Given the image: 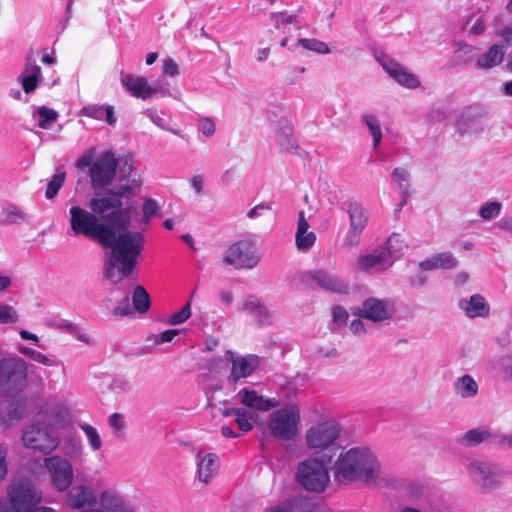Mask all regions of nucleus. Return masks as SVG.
Returning a JSON list of instances; mask_svg holds the SVG:
<instances>
[{
    "instance_id": "40",
    "label": "nucleus",
    "mask_w": 512,
    "mask_h": 512,
    "mask_svg": "<svg viewBox=\"0 0 512 512\" xmlns=\"http://www.w3.org/2000/svg\"><path fill=\"white\" fill-rule=\"evenodd\" d=\"M298 43L308 50L316 51L322 54H327L330 52L328 45L325 42L319 41L317 39L302 38L299 39Z\"/></svg>"
},
{
    "instance_id": "53",
    "label": "nucleus",
    "mask_w": 512,
    "mask_h": 512,
    "mask_svg": "<svg viewBox=\"0 0 512 512\" xmlns=\"http://www.w3.org/2000/svg\"><path fill=\"white\" fill-rule=\"evenodd\" d=\"M132 308L130 306L129 297L125 296L123 300L120 302V304L115 307L112 311V313L115 316H128L132 313Z\"/></svg>"
},
{
    "instance_id": "32",
    "label": "nucleus",
    "mask_w": 512,
    "mask_h": 512,
    "mask_svg": "<svg viewBox=\"0 0 512 512\" xmlns=\"http://www.w3.org/2000/svg\"><path fill=\"white\" fill-rule=\"evenodd\" d=\"M65 178L66 173L64 171L57 170V173L53 176V178L47 185L45 191V197L47 199H53L58 194L59 190L64 184Z\"/></svg>"
},
{
    "instance_id": "57",
    "label": "nucleus",
    "mask_w": 512,
    "mask_h": 512,
    "mask_svg": "<svg viewBox=\"0 0 512 512\" xmlns=\"http://www.w3.org/2000/svg\"><path fill=\"white\" fill-rule=\"evenodd\" d=\"M109 424L111 425V427L118 431H121L125 428L123 417L119 413H113L110 415Z\"/></svg>"
},
{
    "instance_id": "5",
    "label": "nucleus",
    "mask_w": 512,
    "mask_h": 512,
    "mask_svg": "<svg viewBox=\"0 0 512 512\" xmlns=\"http://www.w3.org/2000/svg\"><path fill=\"white\" fill-rule=\"evenodd\" d=\"M297 478L308 491L323 492L329 483V474L323 462L317 459H306L300 463Z\"/></svg>"
},
{
    "instance_id": "26",
    "label": "nucleus",
    "mask_w": 512,
    "mask_h": 512,
    "mask_svg": "<svg viewBox=\"0 0 512 512\" xmlns=\"http://www.w3.org/2000/svg\"><path fill=\"white\" fill-rule=\"evenodd\" d=\"M81 114L96 120L105 119L106 122L110 125H113L116 122V117L114 116V107L110 105H88L81 109Z\"/></svg>"
},
{
    "instance_id": "17",
    "label": "nucleus",
    "mask_w": 512,
    "mask_h": 512,
    "mask_svg": "<svg viewBox=\"0 0 512 512\" xmlns=\"http://www.w3.org/2000/svg\"><path fill=\"white\" fill-rule=\"evenodd\" d=\"M121 83L126 90L135 98L146 100L157 90L148 85L146 78L132 74L122 75Z\"/></svg>"
},
{
    "instance_id": "44",
    "label": "nucleus",
    "mask_w": 512,
    "mask_h": 512,
    "mask_svg": "<svg viewBox=\"0 0 512 512\" xmlns=\"http://www.w3.org/2000/svg\"><path fill=\"white\" fill-rule=\"evenodd\" d=\"M18 319H19V316L12 306L0 302V323L1 324L14 323V322H17Z\"/></svg>"
},
{
    "instance_id": "31",
    "label": "nucleus",
    "mask_w": 512,
    "mask_h": 512,
    "mask_svg": "<svg viewBox=\"0 0 512 512\" xmlns=\"http://www.w3.org/2000/svg\"><path fill=\"white\" fill-rule=\"evenodd\" d=\"M279 145L282 150L286 152H292L295 150V139L293 136V127L290 125H284L279 130Z\"/></svg>"
},
{
    "instance_id": "34",
    "label": "nucleus",
    "mask_w": 512,
    "mask_h": 512,
    "mask_svg": "<svg viewBox=\"0 0 512 512\" xmlns=\"http://www.w3.org/2000/svg\"><path fill=\"white\" fill-rule=\"evenodd\" d=\"M393 79L407 88H416L420 84L419 79L414 74L406 71L402 66L397 70Z\"/></svg>"
},
{
    "instance_id": "23",
    "label": "nucleus",
    "mask_w": 512,
    "mask_h": 512,
    "mask_svg": "<svg viewBox=\"0 0 512 512\" xmlns=\"http://www.w3.org/2000/svg\"><path fill=\"white\" fill-rule=\"evenodd\" d=\"M466 314L471 317H487L489 315V305L485 301V298L479 294H474L468 301H462L460 303Z\"/></svg>"
},
{
    "instance_id": "49",
    "label": "nucleus",
    "mask_w": 512,
    "mask_h": 512,
    "mask_svg": "<svg viewBox=\"0 0 512 512\" xmlns=\"http://www.w3.org/2000/svg\"><path fill=\"white\" fill-rule=\"evenodd\" d=\"M19 352L30 359L42 363L47 364L49 359L46 355L42 354L41 352H38L32 348L26 347V346H19L18 348Z\"/></svg>"
},
{
    "instance_id": "19",
    "label": "nucleus",
    "mask_w": 512,
    "mask_h": 512,
    "mask_svg": "<svg viewBox=\"0 0 512 512\" xmlns=\"http://www.w3.org/2000/svg\"><path fill=\"white\" fill-rule=\"evenodd\" d=\"M311 279H313L319 287L328 290L330 292L346 294L349 292V285L338 279L332 274H329L323 270H317L311 273Z\"/></svg>"
},
{
    "instance_id": "27",
    "label": "nucleus",
    "mask_w": 512,
    "mask_h": 512,
    "mask_svg": "<svg viewBox=\"0 0 512 512\" xmlns=\"http://www.w3.org/2000/svg\"><path fill=\"white\" fill-rule=\"evenodd\" d=\"M504 56V45L494 44L486 53L478 58L477 65L482 69H490L499 65L503 61Z\"/></svg>"
},
{
    "instance_id": "7",
    "label": "nucleus",
    "mask_w": 512,
    "mask_h": 512,
    "mask_svg": "<svg viewBox=\"0 0 512 512\" xmlns=\"http://www.w3.org/2000/svg\"><path fill=\"white\" fill-rule=\"evenodd\" d=\"M118 165L113 152L106 151L101 154L89 168L91 188L97 191L110 186L114 181Z\"/></svg>"
},
{
    "instance_id": "25",
    "label": "nucleus",
    "mask_w": 512,
    "mask_h": 512,
    "mask_svg": "<svg viewBox=\"0 0 512 512\" xmlns=\"http://www.w3.org/2000/svg\"><path fill=\"white\" fill-rule=\"evenodd\" d=\"M98 500L104 512H126L124 500L114 490H103Z\"/></svg>"
},
{
    "instance_id": "60",
    "label": "nucleus",
    "mask_w": 512,
    "mask_h": 512,
    "mask_svg": "<svg viewBox=\"0 0 512 512\" xmlns=\"http://www.w3.org/2000/svg\"><path fill=\"white\" fill-rule=\"evenodd\" d=\"M382 66L385 71L393 78L396 74L397 70L401 67V65L393 60L382 62Z\"/></svg>"
},
{
    "instance_id": "24",
    "label": "nucleus",
    "mask_w": 512,
    "mask_h": 512,
    "mask_svg": "<svg viewBox=\"0 0 512 512\" xmlns=\"http://www.w3.org/2000/svg\"><path fill=\"white\" fill-rule=\"evenodd\" d=\"M457 265V260L449 252H443L433 255L430 259L422 261L420 268L424 271L433 269H453Z\"/></svg>"
},
{
    "instance_id": "36",
    "label": "nucleus",
    "mask_w": 512,
    "mask_h": 512,
    "mask_svg": "<svg viewBox=\"0 0 512 512\" xmlns=\"http://www.w3.org/2000/svg\"><path fill=\"white\" fill-rule=\"evenodd\" d=\"M232 413H235V422L242 432L247 433L253 429V424L251 422L252 416L249 412L242 408H237V410L232 411Z\"/></svg>"
},
{
    "instance_id": "58",
    "label": "nucleus",
    "mask_w": 512,
    "mask_h": 512,
    "mask_svg": "<svg viewBox=\"0 0 512 512\" xmlns=\"http://www.w3.org/2000/svg\"><path fill=\"white\" fill-rule=\"evenodd\" d=\"M93 157H94L93 153H86V154L82 155L80 158H78V160L76 162V167L79 169L91 167V165L94 162Z\"/></svg>"
},
{
    "instance_id": "55",
    "label": "nucleus",
    "mask_w": 512,
    "mask_h": 512,
    "mask_svg": "<svg viewBox=\"0 0 512 512\" xmlns=\"http://www.w3.org/2000/svg\"><path fill=\"white\" fill-rule=\"evenodd\" d=\"M179 334L178 329H168L157 335L155 341L158 344L171 342Z\"/></svg>"
},
{
    "instance_id": "15",
    "label": "nucleus",
    "mask_w": 512,
    "mask_h": 512,
    "mask_svg": "<svg viewBox=\"0 0 512 512\" xmlns=\"http://www.w3.org/2000/svg\"><path fill=\"white\" fill-rule=\"evenodd\" d=\"M347 212L350 220L347 240L349 241V245L352 246L357 243L358 236L365 229L368 222V216L364 208L358 202H351L348 205Z\"/></svg>"
},
{
    "instance_id": "56",
    "label": "nucleus",
    "mask_w": 512,
    "mask_h": 512,
    "mask_svg": "<svg viewBox=\"0 0 512 512\" xmlns=\"http://www.w3.org/2000/svg\"><path fill=\"white\" fill-rule=\"evenodd\" d=\"M163 73L171 77L179 73L178 65L173 59L168 58L163 61Z\"/></svg>"
},
{
    "instance_id": "45",
    "label": "nucleus",
    "mask_w": 512,
    "mask_h": 512,
    "mask_svg": "<svg viewBox=\"0 0 512 512\" xmlns=\"http://www.w3.org/2000/svg\"><path fill=\"white\" fill-rule=\"evenodd\" d=\"M501 210V204L499 202H488L484 204L479 211L480 216L489 220L499 215Z\"/></svg>"
},
{
    "instance_id": "9",
    "label": "nucleus",
    "mask_w": 512,
    "mask_h": 512,
    "mask_svg": "<svg viewBox=\"0 0 512 512\" xmlns=\"http://www.w3.org/2000/svg\"><path fill=\"white\" fill-rule=\"evenodd\" d=\"M44 467L47 469L53 487L58 492H66L74 480L72 464L61 456H51L44 459Z\"/></svg>"
},
{
    "instance_id": "16",
    "label": "nucleus",
    "mask_w": 512,
    "mask_h": 512,
    "mask_svg": "<svg viewBox=\"0 0 512 512\" xmlns=\"http://www.w3.org/2000/svg\"><path fill=\"white\" fill-rule=\"evenodd\" d=\"M237 396L241 404L261 412H267L280 405L278 398H264L257 391L247 387L241 389Z\"/></svg>"
},
{
    "instance_id": "29",
    "label": "nucleus",
    "mask_w": 512,
    "mask_h": 512,
    "mask_svg": "<svg viewBox=\"0 0 512 512\" xmlns=\"http://www.w3.org/2000/svg\"><path fill=\"white\" fill-rule=\"evenodd\" d=\"M132 301L134 309L138 313L144 314L148 312L150 308V296L147 290L142 285H138L134 289Z\"/></svg>"
},
{
    "instance_id": "47",
    "label": "nucleus",
    "mask_w": 512,
    "mask_h": 512,
    "mask_svg": "<svg viewBox=\"0 0 512 512\" xmlns=\"http://www.w3.org/2000/svg\"><path fill=\"white\" fill-rule=\"evenodd\" d=\"M198 130L205 136L211 137L215 134L216 126L210 117H201L197 123Z\"/></svg>"
},
{
    "instance_id": "13",
    "label": "nucleus",
    "mask_w": 512,
    "mask_h": 512,
    "mask_svg": "<svg viewBox=\"0 0 512 512\" xmlns=\"http://www.w3.org/2000/svg\"><path fill=\"white\" fill-rule=\"evenodd\" d=\"M231 372L228 376L230 384H236L240 379L249 377L259 366L260 361L257 355L234 356L231 353Z\"/></svg>"
},
{
    "instance_id": "54",
    "label": "nucleus",
    "mask_w": 512,
    "mask_h": 512,
    "mask_svg": "<svg viewBox=\"0 0 512 512\" xmlns=\"http://www.w3.org/2000/svg\"><path fill=\"white\" fill-rule=\"evenodd\" d=\"M349 314L347 310L341 306H335L333 308V322L338 325H344L347 323Z\"/></svg>"
},
{
    "instance_id": "52",
    "label": "nucleus",
    "mask_w": 512,
    "mask_h": 512,
    "mask_svg": "<svg viewBox=\"0 0 512 512\" xmlns=\"http://www.w3.org/2000/svg\"><path fill=\"white\" fill-rule=\"evenodd\" d=\"M40 78L34 75H22V87L25 93L29 94L36 90Z\"/></svg>"
},
{
    "instance_id": "21",
    "label": "nucleus",
    "mask_w": 512,
    "mask_h": 512,
    "mask_svg": "<svg viewBox=\"0 0 512 512\" xmlns=\"http://www.w3.org/2000/svg\"><path fill=\"white\" fill-rule=\"evenodd\" d=\"M198 457V477L205 484L217 474L219 469V459L214 453H207Z\"/></svg>"
},
{
    "instance_id": "30",
    "label": "nucleus",
    "mask_w": 512,
    "mask_h": 512,
    "mask_svg": "<svg viewBox=\"0 0 512 512\" xmlns=\"http://www.w3.org/2000/svg\"><path fill=\"white\" fill-rule=\"evenodd\" d=\"M456 390L462 397H472L477 394L478 385L470 375H464L455 383Z\"/></svg>"
},
{
    "instance_id": "48",
    "label": "nucleus",
    "mask_w": 512,
    "mask_h": 512,
    "mask_svg": "<svg viewBox=\"0 0 512 512\" xmlns=\"http://www.w3.org/2000/svg\"><path fill=\"white\" fill-rule=\"evenodd\" d=\"M57 327L59 329L65 330L69 333L75 334L77 336V338L82 342L90 343L89 336L86 333L81 332L80 329L75 324H73L71 322L59 323V324H57Z\"/></svg>"
},
{
    "instance_id": "1",
    "label": "nucleus",
    "mask_w": 512,
    "mask_h": 512,
    "mask_svg": "<svg viewBox=\"0 0 512 512\" xmlns=\"http://www.w3.org/2000/svg\"><path fill=\"white\" fill-rule=\"evenodd\" d=\"M140 186L141 181L133 179L130 184L117 185L103 195L91 198V211L79 206L69 210L70 228L75 236H84L111 249V255L104 263V276L111 281H115L116 268L122 277L129 276L143 250V234L127 230L131 223V207H122V198L134 197V189Z\"/></svg>"
},
{
    "instance_id": "61",
    "label": "nucleus",
    "mask_w": 512,
    "mask_h": 512,
    "mask_svg": "<svg viewBox=\"0 0 512 512\" xmlns=\"http://www.w3.org/2000/svg\"><path fill=\"white\" fill-rule=\"evenodd\" d=\"M297 504L296 500H289L282 506L273 507L270 512H293L294 506Z\"/></svg>"
},
{
    "instance_id": "3",
    "label": "nucleus",
    "mask_w": 512,
    "mask_h": 512,
    "mask_svg": "<svg viewBox=\"0 0 512 512\" xmlns=\"http://www.w3.org/2000/svg\"><path fill=\"white\" fill-rule=\"evenodd\" d=\"M22 441L25 447L44 455L52 453L60 444L55 429L45 422H37L26 428L22 433Z\"/></svg>"
},
{
    "instance_id": "35",
    "label": "nucleus",
    "mask_w": 512,
    "mask_h": 512,
    "mask_svg": "<svg viewBox=\"0 0 512 512\" xmlns=\"http://www.w3.org/2000/svg\"><path fill=\"white\" fill-rule=\"evenodd\" d=\"M37 114L39 116L38 126L42 129L48 128L50 124L55 122L58 118L57 111L46 106L39 107Z\"/></svg>"
},
{
    "instance_id": "42",
    "label": "nucleus",
    "mask_w": 512,
    "mask_h": 512,
    "mask_svg": "<svg viewBox=\"0 0 512 512\" xmlns=\"http://www.w3.org/2000/svg\"><path fill=\"white\" fill-rule=\"evenodd\" d=\"M144 222L147 224L151 218L158 214L160 206L158 202L152 198H147L142 206Z\"/></svg>"
},
{
    "instance_id": "8",
    "label": "nucleus",
    "mask_w": 512,
    "mask_h": 512,
    "mask_svg": "<svg viewBox=\"0 0 512 512\" xmlns=\"http://www.w3.org/2000/svg\"><path fill=\"white\" fill-rule=\"evenodd\" d=\"M223 262L236 269H252L258 264L259 257L252 242L240 240L228 247Z\"/></svg>"
},
{
    "instance_id": "14",
    "label": "nucleus",
    "mask_w": 512,
    "mask_h": 512,
    "mask_svg": "<svg viewBox=\"0 0 512 512\" xmlns=\"http://www.w3.org/2000/svg\"><path fill=\"white\" fill-rule=\"evenodd\" d=\"M353 314L373 322H380L390 318L389 303L386 300L371 297L363 302L362 308L353 310Z\"/></svg>"
},
{
    "instance_id": "33",
    "label": "nucleus",
    "mask_w": 512,
    "mask_h": 512,
    "mask_svg": "<svg viewBox=\"0 0 512 512\" xmlns=\"http://www.w3.org/2000/svg\"><path fill=\"white\" fill-rule=\"evenodd\" d=\"M363 121L373 137L374 148L378 147L382 140V131L377 118L374 115H365Z\"/></svg>"
},
{
    "instance_id": "63",
    "label": "nucleus",
    "mask_w": 512,
    "mask_h": 512,
    "mask_svg": "<svg viewBox=\"0 0 512 512\" xmlns=\"http://www.w3.org/2000/svg\"><path fill=\"white\" fill-rule=\"evenodd\" d=\"M498 35L504 39L506 46L512 45V24L504 27Z\"/></svg>"
},
{
    "instance_id": "50",
    "label": "nucleus",
    "mask_w": 512,
    "mask_h": 512,
    "mask_svg": "<svg viewBox=\"0 0 512 512\" xmlns=\"http://www.w3.org/2000/svg\"><path fill=\"white\" fill-rule=\"evenodd\" d=\"M22 75H34L37 78H41V68L34 63L32 51L26 57V65Z\"/></svg>"
},
{
    "instance_id": "22",
    "label": "nucleus",
    "mask_w": 512,
    "mask_h": 512,
    "mask_svg": "<svg viewBox=\"0 0 512 512\" xmlns=\"http://www.w3.org/2000/svg\"><path fill=\"white\" fill-rule=\"evenodd\" d=\"M392 264V261L389 259V252L384 251L382 247L380 249L374 250L368 255L360 257L358 260V265L362 270H368L374 267L386 269Z\"/></svg>"
},
{
    "instance_id": "10",
    "label": "nucleus",
    "mask_w": 512,
    "mask_h": 512,
    "mask_svg": "<svg viewBox=\"0 0 512 512\" xmlns=\"http://www.w3.org/2000/svg\"><path fill=\"white\" fill-rule=\"evenodd\" d=\"M8 495L9 503L19 512L36 506L42 500L41 492L28 482L13 483L9 487Z\"/></svg>"
},
{
    "instance_id": "39",
    "label": "nucleus",
    "mask_w": 512,
    "mask_h": 512,
    "mask_svg": "<svg viewBox=\"0 0 512 512\" xmlns=\"http://www.w3.org/2000/svg\"><path fill=\"white\" fill-rule=\"evenodd\" d=\"M80 428L85 433L91 448L94 451L99 450L102 446V441L97 430L93 426L86 423L80 425Z\"/></svg>"
},
{
    "instance_id": "28",
    "label": "nucleus",
    "mask_w": 512,
    "mask_h": 512,
    "mask_svg": "<svg viewBox=\"0 0 512 512\" xmlns=\"http://www.w3.org/2000/svg\"><path fill=\"white\" fill-rule=\"evenodd\" d=\"M408 245L400 234L393 233L388 240L385 242L382 249L389 252V259L394 262L395 259L399 258L407 250Z\"/></svg>"
},
{
    "instance_id": "43",
    "label": "nucleus",
    "mask_w": 512,
    "mask_h": 512,
    "mask_svg": "<svg viewBox=\"0 0 512 512\" xmlns=\"http://www.w3.org/2000/svg\"><path fill=\"white\" fill-rule=\"evenodd\" d=\"M191 316V303L188 301L178 312L169 317L170 325H178L187 321Z\"/></svg>"
},
{
    "instance_id": "51",
    "label": "nucleus",
    "mask_w": 512,
    "mask_h": 512,
    "mask_svg": "<svg viewBox=\"0 0 512 512\" xmlns=\"http://www.w3.org/2000/svg\"><path fill=\"white\" fill-rule=\"evenodd\" d=\"M134 170V161L131 157H122L121 158V166H120V176L122 180H127L129 182V178L132 175V171Z\"/></svg>"
},
{
    "instance_id": "38",
    "label": "nucleus",
    "mask_w": 512,
    "mask_h": 512,
    "mask_svg": "<svg viewBox=\"0 0 512 512\" xmlns=\"http://www.w3.org/2000/svg\"><path fill=\"white\" fill-rule=\"evenodd\" d=\"M489 435L487 430L471 429L465 433L463 441L470 446H475L483 442Z\"/></svg>"
},
{
    "instance_id": "4",
    "label": "nucleus",
    "mask_w": 512,
    "mask_h": 512,
    "mask_svg": "<svg viewBox=\"0 0 512 512\" xmlns=\"http://www.w3.org/2000/svg\"><path fill=\"white\" fill-rule=\"evenodd\" d=\"M300 411L295 405H288L270 414L268 429L280 440H292L299 434Z\"/></svg>"
},
{
    "instance_id": "20",
    "label": "nucleus",
    "mask_w": 512,
    "mask_h": 512,
    "mask_svg": "<svg viewBox=\"0 0 512 512\" xmlns=\"http://www.w3.org/2000/svg\"><path fill=\"white\" fill-rule=\"evenodd\" d=\"M308 229L309 224L305 218V212L301 210L298 213L297 230L295 235L296 246L299 250L306 251L310 249L316 241L315 233L308 231Z\"/></svg>"
},
{
    "instance_id": "2",
    "label": "nucleus",
    "mask_w": 512,
    "mask_h": 512,
    "mask_svg": "<svg viewBox=\"0 0 512 512\" xmlns=\"http://www.w3.org/2000/svg\"><path fill=\"white\" fill-rule=\"evenodd\" d=\"M379 472V463L366 448H351L341 455L336 464L338 481L373 480Z\"/></svg>"
},
{
    "instance_id": "11",
    "label": "nucleus",
    "mask_w": 512,
    "mask_h": 512,
    "mask_svg": "<svg viewBox=\"0 0 512 512\" xmlns=\"http://www.w3.org/2000/svg\"><path fill=\"white\" fill-rule=\"evenodd\" d=\"M340 434V428L333 422H323L311 427L306 435V443L310 448H327L332 445Z\"/></svg>"
},
{
    "instance_id": "12",
    "label": "nucleus",
    "mask_w": 512,
    "mask_h": 512,
    "mask_svg": "<svg viewBox=\"0 0 512 512\" xmlns=\"http://www.w3.org/2000/svg\"><path fill=\"white\" fill-rule=\"evenodd\" d=\"M98 497L89 486L80 484L73 486L65 496V506L72 510H80L86 507H94Z\"/></svg>"
},
{
    "instance_id": "59",
    "label": "nucleus",
    "mask_w": 512,
    "mask_h": 512,
    "mask_svg": "<svg viewBox=\"0 0 512 512\" xmlns=\"http://www.w3.org/2000/svg\"><path fill=\"white\" fill-rule=\"evenodd\" d=\"M6 456V450L0 445V480L4 479L7 475Z\"/></svg>"
},
{
    "instance_id": "46",
    "label": "nucleus",
    "mask_w": 512,
    "mask_h": 512,
    "mask_svg": "<svg viewBox=\"0 0 512 512\" xmlns=\"http://www.w3.org/2000/svg\"><path fill=\"white\" fill-rule=\"evenodd\" d=\"M243 309L249 311L251 314L254 312L263 313L264 318L268 319L269 314L266 308L260 303L256 297H250L243 303Z\"/></svg>"
},
{
    "instance_id": "37",
    "label": "nucleus",
    "mask_w": 512,
    "mask_h": 512,
    "mask_svg": "<svg viewBox=\"0 0 512 512\" xmlns=\"http://www.w3.org/2000/svg\"><path fill=\"white\" fill-rule=\"evenodd\" d=\"M393 178L396 182L399 183L402 194H403L404 198H406L408 195V188H409L408 171L404 168H395L393 171ZM405 202H406V199H404L403 202L401 203V207L404 205Z\"/></svg>"
},
{
    "instance_id": "64",
    "label": "nucleus",
    "mask_w": 512,
    "mask_h": 512,
    "mask_svg": "<svg viewBox=\"0 0 512 512\" xmlns=\"http://www.w3.org/2000/svg\"><path fill=\"white\" fill-rule=\"evenodd\" d=\"M498 35L504 39L506 46L512 45V24L504 27Z\"/></svg>"
},
{
    "instance_id": "18",
    "label": "nucleus",
    "mask_w": 512,
    "mask_h": 512,
    "mask_svg": "<svg viewBox=\"0 0 512 512\" xmlns=\"http://www.w3.org/2000/svg\"><path fill=\"white\" fill-rule=\"evenodd\" d=\"M469 471L473 480L483 489L493 488L497 485L495 474L486 463L475 461L470 463Z\"/></svg>"
},
{
    "instance_id": "6",
    "label": "nucleus",
    "mask_w": 512,
    "mask_h": 512,
    "mask_svg": "<svg viewBox=\"0 0 512 512\" xmlns=\"http://www.w3.org/2000/svg\"><path fill=\"white\" fill-rule=\"evenodd\" d=\"M27 383V363L20 357L0 360V390L21 391Z\"/></svg>"
},
{
    "instance_id": "41",
    "label": "nucleus",
    "mask_w": 512,
    "mask_h": 512,
    "mask_svg": "<svg viewBox=\"0 0 512 512\" xmlns=\"http://www.w3.org/2000/svg\"><path fill=\"white\" fill-rule=\"evenodd\" d=\"M7 224H15L25 221V213L16 205L10 204L5 208Z\"/></svg>"
},
{
    "instance_id": "62",
    "label": "nucleus",
    "mask_w": 512,
    "mask_h": 512,
    "mask_svg": "<svg viewBox=\"0 0 512 512\" xmlns=\"http://www.w3.org/2000/svg\"><path fill=\"white\" fill-rule=\"evenodd\" d=\"M295 19H296V15H294V14L280 13L277 15L276 24H277V26H279L280 24L288 25V24L293 23Z\"/></svg>"
}]
</instances>
